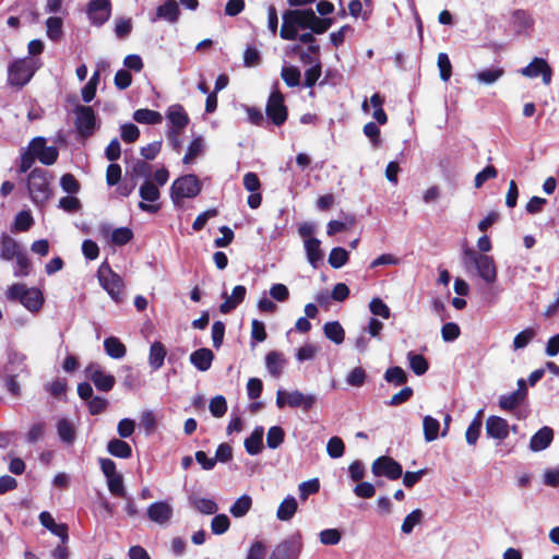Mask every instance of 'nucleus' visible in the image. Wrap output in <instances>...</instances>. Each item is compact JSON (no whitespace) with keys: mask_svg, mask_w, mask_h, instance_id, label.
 <instances>
[{"mask_svg":"<svg viewBox=\"0 0 559 559\" xmlns=\"http://www.w3.org/2000/svg\"><path fill=\"white\" fill-rule=\"evenodd\" d=\"M313 12L314 11L312 9L286 10L282 15L283 23L280 31V36L285 40L297 39L298 28H309Z\"/></svg>","mask_w":559,"mask_h":559,"instance_id":"1","label":"nucleus"},{"mask_svg":"<svg viewBox=\"0 0 559 559\" xmlns=\"http://www.w3.org/2000/svg\"><path fill=\"white\" fill-rule=\"evenodd\" d=\"M7 298L21 302L28 311L37 312L41 309L45 298L37 287H27L25 284H12L7 290Z\"/></svg>","mask_w":559,"mask_h":559,"instance_id":"2","label":"nucleus"},{"mask_svg":"<svg viewBox=\"0 0 559 559\" xmlns=\"http://www.w3.org/2000/svg\"><path fill=\"white\" fill-rule=\"evenodd\" d=\"M27 189L34 203H46L51 195L49 173L43 168H34L28 175Z\"/></svg>","mask_w":559,"mask_h":559,"instance_id":"3","label":"nucleus"},{"mask_svg":"<svg viewBox=\"0 0 559 559\" xmlns=\"http://www.w3.org/2000/svg\"><path fill=\"white\" fill-rule=\"evenodd\" d=\"M202 183L194 174L177 178L170 187V198L175 205H180L183 199H193L200 194Z\"/></svg>","mask_w":559,"mask_h":559,"instance_id":"4","label":"nucleus"},{"mask_svg":"<svg viewBox=\"0 0 559 559\" xmlns=\"http://www.w3.org/2000/svg\"><path fill=\"white\" fill-rule=\"evenodd\" d=\"M464 264H474L478 275L488 284L493 283L497 280V269L492 257L481 254L472 248H465L463 250Z\"/></svg>","mask_w":559,"mask_h":559,"instance_id":"5","label":"nucleus"},{"mask_svg":"<svg viewBox=\"0 0 559 559\" xmlns=\"http://www.w3.org/2000/svg\"><path fill=\"white\" fill-rule=\"evenodd\" d=\"M37 69L36 61L32 58L14 60L8 68L9 85L22 88L32 80Z\"/></svg>","mask_w":559,"mask_h":559,"instance_id":"6","label":"nucleus"},{"mask_svg":"<svg viewBox=\"0 0 559 559\" xmlns=\"http://www.w3.org/2000/svg\"><path fill=\"white\" fill-rule=\"evenodd\" d=\"M265 115L275 127H282L287 121L288 108L285 105V96L277 86L269 95Z\"/></svg>","mask_w":559,"mask_h":559,"instance_id":"7","label":"nucleus"},{"mask_svg":"<svg viewBox=\"0 0 559 559\" xmlns=\"http://www.w3.org/2000/svg\"><path fill=\"white\" fill-rule=\"evenodd\" d=\"M100 286L116 301H122L123 283L121 277L115 273L108 262H103L97 271Z\"/></svg>","mask_w":559,"mask_h":559,"instance_id":"8","label":"nucleus"},{"mask_svg":"<svg viewBox=\"0 0 559 559\" xmlns=\"http://www.w3.org/2000/svg\"><path fill=\"white\" fill-rule=\"evenodd\" d=\"M302 547L301 534L296 532L277 544L273 548L269 559H297Z\"/></svg>","mask_w":559,"mask_h":559,"instance_id":"9","label":"nucleus"},{"mask_svg":"<svg viewBox=\"0 0 559 559\" xmlns=\"http://www.w3.org/2000/svg\"><path fill=\"white\" fill-rule=\"evenodd\" d=\"M316 402L317 399L314 395H305L298 390L292 392L278 390L276 393V405L278 408H283L288 405L294 408L301 407L305 412H309Z\"/></svg>","mask_w":559,"mask_h":559,"instance_id":"10","label":"nucleus"},{"mask_svg":"<svg viewBox=\"0 0 559 559\" xmlns=\"http://www.w3.org/2000/svg\"><path fill=\"white\" fill-rule=\"evenodd\" d=\"M75 130L80 138L88 139L94 134L96 129V115L91 106L78 105L74 108Z\"/></svg>","mask_w":559,"mask_h":559,"instance_id":"11","label":"nucleus"},{"mask_svg":"<svg viewBox=\"0 0 559 559\" xmlns=\"http://www.w3.org/2000/svg\"><path fill=\"white\" fill-rule=\"evenodd\" d=\"M371 471L374 476H385L390 480H396L403 475L402 465L388 455L376 459L371 465Z\"/></svg>","mask_w":559,"mask_h":559,"instance_id":"12","label":"nucleus"},{"mask_svg":"<svg viewBox=\"0 0 559 559\" xmlns=\"http://www.w3.org/2000/svg\"><path fill=\"white\" fill-rule=\"evenodd\" d=\"M34 156L44 165L50 166L58 159L59 152L55 146H47L43 136H36L28 143Z\"/></svg>","mask_w":559,"mask_h":559,"instance_id":"13","label":"nucleus"},{"mask_svg":"<svg viewBox=\"0 0 559 559\" xmlns=\"http://www.w3.org/2000/svg\"><path fill=\"white\" fill-rule=\"evenodd\" d=\"M519 72L530 79L542 76V81L545 85L551 83L552 69L543 58H533V60L526 67L520 69Z\"/></svg>","mask_w":559,"mask_h":559,"instance_id":"14","label":"nucleus"},{"mask_svg":"<svg viewBox=\"0 0 559 559\" xmlns=\"http://www.w3.org/2000/svg\"><path fill=\"white\" fill-rule=\"evenodd\" d=\"M86 377L94 383L98 391L109 392L116 383L112 374L105 373L98 364H90L86 369Z\"/></svg>","mask_w":559,"mask_h":559,"instance_id":"15","label":"nucleus"},{"mask_svg":"<svg viewBox=\"0 0 559 559\" xmlns=\"http://www.w3.org/2000/svg\"><path fill=\"white\" fill-rule=\"evenodd\" d=\"M3 374L27 377L29 374V368L26 364V356L16 350L10 352L8 354V360L3 366Z\"/></svg>","mask_w":559,"mask_h":559,"instance_id":"16","label":"nucleus"},{"mask_svg":"<svg viewBox=\"0 0 559 559\" xmlns=\"http://www.w3.org/2000/svg\"><path fill=\"white\" fill-rule=\"evenodd\" d=\"M146 514L150 521L165 525L174 514L173 507L166 501H157L147 507Z\"/></svg>","mask_w":559,"mask_h":559,"instance_id":"17","label":"nucleus"},{"mask_svg":"<svg viewBox=\"0 0 559 559\" xmlns=\"http://www.w3.org/2000/svg\"><path fill=\"white\" fill-rule=\"evenodd\" d=\"M486 432L490 438L504 440L509 436L508 421L499 416H489L486 420Z\"/></svg>","mask_w":559,"mask_h":559,"instance_id":"18","label":"nucleus"},{"mask_svg":"<svg viewBox=\"0 0 559 559\" xmlns=\"http://www.w3.org/2000/svg\"><path fill=\"white\" fill-rule=\"evenodd\" d=\"M554 440V430L544 426L539 430H537L530 440V449L533 452H539L547 449Z\"/></svg>","mask_w":559,"mask_h":559,"instance_id":"19","label":"nucleus"},{"mask_svg":"<svg viewBox=\"0 0 559 559\" xmlns=\"http://www.w3.org/2000/svg\"><path fill=\"white\" fill-rule=\"evenodd\" d=\"M167 118L177 133L189 124V116L180 104L171 105L167 110Z\"/></svg>","mask_w":559,"mask_h":559,"instance_id":"20","label":"nucleus"},{"mask_svg":"<svg viewBox=\"0 0 559 559\" xmlns=\"http://www.w3.org/2000/svg\"><path fill=\"white\" fill-rule=\"evenodd\" d=\"M24 250L22 246L11 236L3 235L0 241V259L11 261Z\"/></svg>","mask_w":559,"mask_h":559,"instance_id":"21","label":"nucleus"},{"mask_svg":"<svg viewBox=\"0 0 559 559\" xmlns=\"http://www.w3.org/2000/svg\"><path fill=\"white\" fill-rule=\"evenodd\" d=\"M215 356L210 348H199L191 353L190 362L199 370V371H207Z\"/></svg>","mask_w":559,"mask_h":559,"instance_id":"22","label":"nucleus"},{"mask_svg":"<svg viewBox=\"0 0 559 559\" xmlns=\"http://www.w3.org/2000/svg\"><path fill=\"white\" fill-rule=\"evenodd\" d=\"M247 295V288L243 285H237L233 288L231 296L226 297L225 300L219 305V311L222 313H229L240 305Z\"/></svg>","mask_w":559,"mask_h":559,"instance_id":"23","label":"nucleus"},{"mask_svg":"<svg viewBox=\"0 0 559 559\" xmlns=\"http://www.w3.org/2000/svg\"><path fill=\"white\" fill-rule=\"evenodd\" d=\"M180 16V9L175 0H167L156 9V19L176 23Z\"/></svg>","mask_w":559,"mask_h":559,"instance_id":"24","label":"nucleus"},{"mask_svg":"<svg viewBox=\"0 0 559 559\" xmlns=\"http://www.w3.org/2000/svg\"><path fill=\"white\" fill-rule=\"evenodd\" d=\"M263 427H255L251 435L245 440V449L248 454L257 455L263 449Z\"/></svg>","mask_w":559,"mask_h":559,"instance_id":"25","label":"nucleus"},{"mask_svg":"<svg viewBox=\"0 0 559 559\" xmlns=\"http://www.w3.org/2000/svg\"><path fill=\"white\" fill-rule=\"evenodd\" d=\"M286 362L284 355L276 350H271L265 356V365L269 372L277 378L282 374L283 367Z\"/></svg>","mask_w":559,"mask_h":559,"instance_id":"26","label":"nucleus"},{"mask_svg":"<svg viewBox=\"0 0 559 559\" xmlns=\"http://www.w3.org/2000/svg\"><path fill=\"white\" fill-rule=\"evenodd\" d=\"M305 249L309 263L317 267L318 263L323 259L321 241L318 238L305 239Z\"/></svg>","mask_w":559,"mask_h":559,"instance_id":"27","label":"nucleus"},{"mask_svg":"<svg viewBox=\"0 0 559 559\" xmlns=\"http://www.w3.org/2000/svg\"><path fill=\"white\" fill-rule=\"evenodd\" d=\"M167 355L166 347L163 343L155 341L150 347L148 364L154 370L163 367L165 357Z\"/></svg>","mask_w":559,"mask_h":559,"instance_id":"28","label":"nucleus"},{"mask_svg":"<svg viewBox=\"0 0 559 559\" xmlns=\"http://www.w3.org/2000/svg\"><path fill=\"white\" fill-rule=\"evenodd\" d=\"M104 349L106 354L114 359L123 358L127 354L126 345L116 336L105 338Z\"/></svg>","mask_w":559,"mask_h":559,"instance_id":"29","label":"nucleus"},{"mask_svg":"<svg viewBox=\"0 0 559 559\" xmlns=\"http://www.w3.org/2000/svg\"><path fill=\"white\" fill-rule=\"evenodd\" d=\"M298 503L295 497H286L278 506L276 516L280 521H289L297 512Z\"/></svg>","mask_w":559,"mask_h":559,"instance_id":"30","label":"nucleus"},{"mask_svg":"<svg viewBox=\"0 0 559 559\" xmlns=\"http://www.w3.org/2000/svg\"><path fill=\"white\" fill-rule=\"evenodd\" d=\"M107 451L116 457L129 459L132 455L130 444L121 439L114 438L107 444Z\"/></svg>","mask_w":559,"mask_h":559,"instance_id":"31","label":"nucleus"},{"mask_svg":"<svg viewBox=\"0 0 559 559\" xmlns=\"http://www.w3.org/2000/svg\"><path fill=\"white\" fill-rule=\"evenodd\" d=\"M133 119L142 124H158L163 121V116L156 110L141 108L133 112Z\"/></svg>","mask_w":559,"mask_h":559,"instance_id":"32","label":"nucleus"},{"mask_svg":"<svg viewBox=\"0 0 559 559\" xmlns=\"http://www.w3.org/2000/svg\"><path fill=\"white\" fill-rule=\"evenodd\" d=\"M325 337L335 344H342L345 340V331L338 321L326 322L323 325Z\"/></svg>","mask_w":559,"mask_h":559,"instance_id":"33","label":"nucleus"},{"mask_svg":"<svg viewBox=\"0 0 559 559\" xmlns=\"http://www.w3.org/2000/svg\"><path fill=\"white\" fill-rule=\"evenodd\" d=\"M512 24L515 32L520 34L527 28H531L534 24V20L526 11L519 9L512 13Z\"/></svg>","mask_w":559,"mask_h":559,"instance_id":"34","label":"nucleus"},{"mask_svg":"<svg viewBox=\"0 0 559 559\" xmlns=\"http://www.w3.org/2000/svg\"><path fill=\"white\" fill-rule=\"evenodd\" d=\"M57 432L61 441L67 444H72L75 440V428L67 418H62L57 423Z\"/></svg>","mask_w":559,"mask_h":559,"instance_id":"35","label":"nucleus"},{"mask_svg":"<svg viewBox=\"0 0 559 559\" xmlns=\"http://www.w3.org/2000/svg\"><path fill=\"white\" fill-rule=\"evenodd\" d=\"M281 78L288 87L300 85L301 73L296 66H285L281 70Z\"/></svg>","mask_w":559,"mask_h":559,"instance_id":"36","label":"nucleus"},{"mask_svg":"<svg viewBox=\"0 0 559 559\" xmlns=\"http://www.w3.org/2000/svg\"><path fill=\"white\" fill-rule=\"evenodd\" d=\"M407 358L409 367L416 376H423L429 369V362L424 355L409 352Z\"/></svg>","mask_w":559,"mask_h":559,"instance_id":"37","label":"nucleus"},{"mask_svg":"<svg viewBox=\"0 0 559 559\" xmlns=\"http://www.w3.org/2000/svg\"><path fill=\"white\" fill-rule=\"evenodd\" d=\"M384 380L395 386L403 385L408 378L405 370L400 366L390 367L384 372Z\"/></svg>","mask_w":559,"mask_h":559,"instance_id":"38","label":"nucleus"},{"mask_svg":"<svg viewBox=\"0 0 559 559\" xmlns=\"http://www.w3.org/2000/svg\"><path fill=\"white\" fill-rule=\"evenodd\" d=\"M252 507V499L249 495H242L230 507L229 512L235 518L245 516Z\"/></svg>","mask_w":559,"mask_h":559,"instance_id":"39","label":"nucleus"},{"mask_svg":"<svg viewBox=\"0 0 559 559\" xmlns=\"http://www.w3.org/2000/svg\"><path fill=\"white\" fill-rule=\"evenodd\" d=\"M139 194L143 201L152 202V203L157 201L160 197V192H159L157 185H155L151 180H145L140 186Z\"/></svg>","mask_w":559,"mask_h":559,"instance_id":"40","label":"nucleus"},{"mask_svg":"<svg viewBox=\"0 0 559 559\" xmlns=\"http://www.w3.org/2000/svg\"><path fill=\"white\" fill-rule=\"evenodd\" d=\"M424 436L427 442H431L438 438L440 423L431 416H425L423 420Z\"/></svg>","mask_w":559,"mask_h":559,"instance_id":"41","label":"nucleus"},{"mask_svg":"<svg viewBox=\"0 0 559 559\" xmlns=\"http://www.w3.org/2000/svg\"><path fill=\"white\" fill-rule=\"evenodd\" d=\"M348 259L349 254L344 248L335 247L331 250L328 261L333 269H341L348 262Z\"/></svg>","mask_w":559,"mask_h":559,"instance_id":"42","label":"nucleus"},{"mask_svg":"<svg viewBox=\"0 0 559 559\" xmlns=\"http://www.w3.org/2000/svg\"><path fill=\"white\" fill-rule=\"evenodd\" d=\"M504 74L502 68L485 69L476 73V79L483 84H493Z\"/></svg>","mask_w":559,"mask_h":559,"instance_id":"43","label":"nucleus"},{"mask_svg":"<svg viewBox=\"0 0 559 559\" xmlns=\"http://www.w3.org/2000/svg\"><path fill=\"white\" fill-rule=\"evenodd\" d=\"M423 519H424V512L420 509H416V510L412 511L403 520L401 531L404 534H411L413 532L414 527L417 524L421 523Z\"/></svg>","mask_w":559,"mask_h":559,"instance_id":"44","label":"nucleus"},{"mask_svg":"<svg viewBox=\"0 0 559 559\" xmlns=\"http://www.w3.org/2000/svg\"><path fill=\"white\" fill-rule=\"evenodd\" d=\"M133 239V231L129 227H119L112 230L110 242L115 246H124Z\"/></svg>","mask_w":559,"mask_h":559,"instance_id":"45","label":"nucleus"},{"mask_svg":"<svg viewBox=\"0 0 559 559\" xmlns=\"http://www.w3.org/2000/svg\"><path fill=\"white\" fill-rule=\"evenodd\" d=\"M34 224L32 214L28 211H21L15 215L13 230L27 231Z\"/></svg>","mask_w":559,"mask_h":559,"instance_id":"46","label":"nucleus"},{"mask_svg":"<svg viewBox=\"0 0 559 559\" xmlns=\"http://www.w3.org/2000/svg\"><path fill=\"white\" fill-rule=\"evenodd\" d=\"M322 74V63L320 60H316V63L305 71L304 85L306 87H313L319 81Z\"/></svg>","mask_w":559,"mask_h":559,"instance_id":"47","label":"nucleus"},{"mask_svg":"<svg viewBox=\"0 0 559 559\" xmlns=\"http://www.w3.org/2000/svg\"><path fill=\"white\" fill-rule=\"evenodd\" d=\"M284 429L280 426H272L266 435V444L270 449H276L284 442Z\"/></svg>","mask_w":559,"mask_h":559,"instance_id":"48","label":"nucleus"},{"mask_svg":"<svg viewBox=\"0 0 559 559\" xmlns=\"http://www.w3.org/2000/svg\"><path fill=\"white\" fill-rule=\"evenodd\" d=\"M191 503L200 513L203 514H214L218 509L216 502L207 498H193L191 499Z\"/></svg>","mask_w":559,"mask_h":559,"instance_id":"49","label":"nucleus"},{"mask_svg":"<svg viewBox=\"0 0 559 559\" xmlns=\"http://www.w3.org/2000/svg\"><path fill=\"white\" fill-rule=\"evenodd\" d=\"M109 492L118 498H126V489L123 486V477L121 474L114 475L107 478Z\"/></svg>","mask_w":559,"mask_h":559,"instance_id":"50","label":"nucleus"},{"mask_svg":"<svg viewBox=\"0 0 559 559\" xmlns=\"http://www.w3.org/2000/svg\"><path fill=\"white\" fill-rule=\"evenodd\" d=\"M333 24V19L331 17H319L313 12V16L311 17L309 28L313 34H323L325 33L331 25Z\"/></svg>","mask_w":559,"mask_h":559,"instance_id":"51","label":"nucleus"},{"mask_svg":"<svg viewBox=\"0 0 559 559\" xmlns=\"http://www.w3.org/2000/svg\"><path fill=\"white\" fill-rule=\"evenodd\" d=\"M524 399L520 396V393H516L515 391L508 394L502 395L499 399V406L503 411H513L518 406H520L523 403Z\"/></svg>","mask_w":559,"mask_h":559,"instance_id":"52","label":"nucleus"},{"mask_svg":"<svg viewBox=\"0 0 559 559\" xmlns=\"http://www.w3.org/2000/svg\"><path fill=\"white\" fill-rule=\"evenodd\" d=\"M86 12H87L88 19L91 20L92 24H94L96 26H100L105 22H107L109 20V17H110V14H111V1H109L108 9L105 8V9H100V10L94 11V12L90 11V3H88Z\"/></svg>","mask_w":559,"mask_h":559,"instance_id":"53","label":"nucleus"},{"mask_svg":"<svg viewBox=\"0 0 559 559\" xmlns=\"http://www.w3.org/2000/svg\"><path fill=\"white\" fill-rule=\"evenodd\" d=\"M47 36L51 40H58L62 35V20L58 16H50L46 21Z\"/></svg>","mask_w":559,"mask_h":559,"instance_id":"54","label":"nucleus"},{"mask_svg":"<svg viewBox=\"0 0 559 559\" xmlns=\"http://www.w3.org/2000/svg\"><path fill=\"white\" fill-rule=\"evenodd\" d=\"M437 64L439 68L440 79L444 82L449 81L452 75V64L445 52L438 55Z\"/></svg>","mask_w":559,"mask_h":559,"instance_id":"55","label":"nucleus"},{"mask_svg":"<svg viewBox=\"0 0 559 559\" xmlns=\"http://www.w3.org/2000/svg\"><path fill=\"white\" fill-rule=\"evenodd\" d=\"M262 58L260 51L252 45H248L243 51V66L253 68L261 63Z\"/></svg>","mask_w":559,"mask_h":559,"instance_id":"56","label":"nucleus"},{"mask_svg":"<svg viewBox=\"0 0 559 559\" xmlns=\"http://www.w3.org/2000/svg\"><path fill=\"white\" fill-rule=\"evenodd\" d=\"M211 414L216 417H223L227 412V402L223 395H217L210 401L209 405Z\"/></svg>","mask_w":559,"mask_h":559,"instance_id":"57","label":"nucleus"},{"mask_svg":"<svg viewBox=\"0 0 559 559\" xmlns=\"http://www.w3.org/2000/svg\"><path fill=\"white\" fill-rule=\"evenodd\" d=\"M326 452L332 459L343 456L345 452L344 441L340 437L330 438L326 444Z\"/></svg>","mask_w":559,"mask_h":559,"instance_id":"58","label":"nucleus"},{"mask_svg":"<svg viewBox=\"0 0 559 559\" xmlns=\"http://www.w3.org/2000/svg\"><path fill=\"white\" fill-rule=\"evenodd\" d=\"M60 186L63 191L70 194H75L80 191L81 185L78 179L70 173L64 174L60 178Z\"/></svg>","mask_w":559,"mask_h":559,"instance_id":"59","label":"nucleus"},{"mask_svg":"<svg viewBox=\"0 0 559 559\" xmlns=\"http://www.w3.org/2000/svg\"><path fill=\"white\" fill-rule=\"evenodd\" d=\"M230 521L226 514H217L212 519L211 530L213 534L222 535L228 531Z\"/></svg>","mask_w":559,"mask_h":559,"instance_id":"60","label":"nucleus"},{"mask_svg":"<svg viewBox=\"0 0 559 559\" xmlns=\"http://www.w3.org/2000/svg\"><path fill=\"white\" fill-rule=\"evenodd\" d=\"M319 489L320 483L318 478L304 481L299 485V497L302 501H305L309 496L317 493Z\"/></svg>","mask_w":559,"mask_h":559,"instance_id":"61","label":"nucleus"},{"mask_svg":"<svg viewBox=\"0 0 559 559\" xmlns=\"http://www.w3.org/2000/svg\"><path fill=\"white\" fill-rule=\"evenodd\" d=\"M203 151V143L201 138L193 139L189 146L188 151L185 154L182 162L183 164H190L195 157H198Z\"/></svg>","mask_w":559,"mask_h":559,"instance_id":"62","label":"nucleus"},{"mask_svg":"<svg viewBox=\"0 0 559 559\" xmlns=\"http://www.w3.org/2000/svg\"><path fill=\"white\" fill-rule=\"evenodd\" d=\"M369 309L373 316H378L383 319H389L391 316V310L388 305L382 299L377 297L370 301Z\"/></svg>","mask_w":559,"mask_h":559,"instance_id":"63","label":"nucleus"},{"mask_svg":"<svg viewBox=\"0 0 559 559\" xmlns=\"http://www.w3.org/2000/svg\"><path fill=\"white\" fill-rule=\"evenodd\" d=\"M109 405V402L102 396H93L88 400L87 407L91 415H99L104 413Z\"/></svg>","mask_w":559,"mask_h":559,"instance_id":"64","label":"nucleus"}]
</instances>
